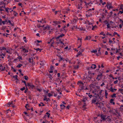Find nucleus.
Here are the masks:
<instances>
[{
	"instance_id": "nucleus-1",
	"label": "nucleus",
	"mask_w": 123,
	"mask_h": 123,
	"mask_svg": "<svg viewBox=\"0 0 123 123\" xmlns=\"http://www.w3.org/2000/svg\"><path fill=\"white\" fill-rule=\"evenodd\" d=\"M98 116H100L101 118V120H100L101 122H102V121H105L107 118H105L106 115L102 114L101 115H99Z\"/></svg>"
},
{
	"instance_id": "nucleus-2",
	"label": "nucleus",
	"mask_w": 123,
	"mask_h": 123,
	"mask_svg": "<svg viewBox=\"0 0 123 123\" xmlns=\"http://www.w3.org/2000/svg\"><path fill=\"white\" fill-rule=\"evenodd\" d=\"M106 6L109 10H110L111 8H112L113 7V6H112L111 4L108 2Z\"/></svg>"
},
{
	"instance_id": "nucleus-3",
	"label": "nucleus",
	"mask_w": 123,
	"mask_h": 123,
	"mask_svg": "<svg viewBox=\"0 0 123 123\" xmlns=\"http://www.w3.org/2000/svg\"><path fill=\"white\" fill-rule=\"evenodd\" d=\"M27 86L29 87V88H30L31 87L32 89L35 88V86L34 85L29 83H27Z\"/></svg>"
},
{
	"instance_id": "nucleus-4",
	"label": "nucleus",
	"mask_w": 123,
	"mask_h": 123,
	"mask_svg": "<svg viewBox=\"0 0 123 123\" xmlns=\"http://www.w3.org/2000/svg\"><path fill=\"white\" fill-rule=\"evenodd\" d=\"M94 97L92 100V102L93 103H95L97 100V99H98V97L97 96H93Z\"/></svg>"
},
{
	"instance_id": "nucleus-5",
	"label": "nucleus",
	"mask_w": 123,
	"mask_h": 123,
	"mask_svg": "<svg viewBox=\"0 0 123 123\" xmlns=\"http://www.w3.org/2000/svg\"><path fill=\"white\" fill-rule=\"evenodd\" d=\"M5 70V67H3L2 66V64H0V70H1V71H4Z\"/></svg>"
},
{
	"instance_id": "nucleus-6",
	"label": "nucleus",
	"mask_w": 123,
	"mask_h": 123,
	"mask_svg": "<svg viewBox=\"0 0 123 123\" xmlns=\"http://www.w3.org/2000/svg\"><path fill=\"white\" fill-rule=\"evenodd\" d=\"M11 111L9 110V109L8 110L4 111V113H5L8 116L9 115L8 113H11Z\"/></svg>"
},
{
	"instance_id": "nucleus-7",
	"label": "nucleus",
	"mask_w": 123,
	"mask_h": 123,
	"mask_svg": "<svg viewBox=\"0 0 123 123\" xmlns=\"http://www.w3.org/2000/svg\"><path fill=\"white\" fill-rule=\"evenodd\" d=\"M53 22L55 24H56V25L60 24L61 23V22L60 21H53Z\"/></svg>"
},
{
	"instance_id": "nucleus-8",
	"label": "nucleus",
	"mask_w": 123,
	"mask_h": 123,
	"mask_svg": "<svg viewBox=\"0 0 123 123\" xmlns=\"http://www.w3.org/2000/svg\"><path fill=\"white\" fill-rule=\"evenodd\" d=\"M65 35L64 34H62L60 35L59 36L57 37L56 38V39H59L60 37H63Z\"/></svg>"
},
{
	"instance_id": "nucleus-9",
	"label": "nucleus",
	"mask_w": 123,
	"mask_h": 123,
	"mask_svg": "<svg viewBox=\"0 0 123 123\" xmlns=\"http://www.w3.org/2000/svg\"><path fill=\"white\" fill-rule=\"evenodd\" d=\"M78 84L79 86H83L84 85L83 82L80 81H78Z\"/></svg>"
},
{
	"instance_id": "nucleus-10",
	"label": "nucleus",
	"mask_w": 123,
	"mask_h": 123,
	"mask_svg": "<svg viewBox=\"0 0 123 123\" xmlns=\"http://www.w3.org/2000/svg\"><path fill=\"white\" fill-rule=\"evenodd\" d=\"M92 66H91L90 67L92 69H95L96 68V66L95 64H93L92 65Z\"/></svg>"
},
{
	"instance_id": "nucleus-11",
	"label": "nucleus",
	"mask_w": 123,
	"mask_h": 123,
	"mask_svg": "<svg viewBox=\"0 0 123 123\" xmlns=\"http://www.w3.org/2000/svg\"><path fill=\"white\" fill-rule=\"evenodd\" d=\"M102 73L100 72H99L98 74V75L97 76V78L96 79H97L98 78V77H102Z\"/></svg>"
},
{
	"instance_id": "nucleus-12",
	"label": "nucleus",
	"mask_w": 123,
	"mask_h": 123,
	"mask_svg": "<svg viewBox=\"0 0 123 123\" xmlns=\"http://www.w3.org/2000/svg\"><path fill=\"white\" fill-rule=\"evenodd\" d=\"M50 27L49 26H47L46 27H45L43 28V30H45L46 29H48V30H49Z\"/></svg>"
},
{
	"instance_id": "nucleus-13",
	"label": "nucleus",
	"mask_w": 123,
	"mask_h": 123,
	"mask_svg": "<svg viewBox=\"0 0 123 123\" xmlns=\"http://www.w3.org/2000/svg\"><path fill=\"white\" fill-rule=\"evenodd\" d=\"M91 38V37L90 36H87L85 39V40H90Z\"/></svg>"
},
{
	"instance_id": "nucleus-14",
	"label": "nucleus",
	"mask_w": 123,
	"mask_h": 123,
	"mask_svg": "<svg viewBox=\"0 0 123 123\" xmlns=\"http://www.w3.org/2000/svg\"><path fill=\"white\" fill-rule=\"evenodd\" d=\"M61 108V109H63L65 107V106L64 105H60Z\"/></svg>"
},
{
	"instance_id": "nucleus-15",
	"label": "nucleus",
	"mask_w": 123,
	"mask_h": 123,
	"mask_svg": "<svg viewBox=\"0 0 123 123\" xmlns=\"http://www.w3.org/2000/svg\"><path fill=\"white\" fill-rule=\"evenodd\" d=\"M23 51L25 53H27L28 51V50H27L25 48L23 49Z\"/></svg>"
},
{
	"instance_id": "nucleus-16",
	"label": "nucleus",
	"mask_w": 123,
	"mask_h": 123,
	"mask_svg": "<svg viewBox=\"0 0 123 123\" xmlns=\"http://www.w3.org/2000/svg\"><path fill=\"white\" fill-rule=\"evenodd\" d=\"M35 50H36L37 51H39L40 52H41L42 49H40L39 48H38L37 49H35V48L34 49Z\"/></svg>"
},
{
	"instance_id": "nucleus-17",
	"label": "nucleus",
	"mask_w": 123,
	"mask_h": 123,
	"mask_svg": "<svg viewBox=\"0 0 123 123\" xmlns=\"http://www.w3.org/2000/svg\"><path fill=\"white\" fill-rule=\"evenodd\" d=\"M87 100V98L86 97H85L82 98V101L83 102H85L86 101V100Z\"/></svg>"
},
{
	"instance_id": "nucleus-18",
	"label": "nucleus",
	"mask_w": 123,
	"mask_h": 123,
	"mask_svg": "<svg viewBox=\"0 0 123 123\" xmlns=\"http://www.w3.org/2000/svg\"><path fill=\"white\" fill-rule=\"evenodd\" d=\"M5 9L6 10V11L8 13L9 12H10V11L9 10H10V8H5Z\"/></svg>"
},
{
	"instance_id": "nucleus-19",
	"label": "nucleus",
	"mask_w": 123,
	"mask_h": 123,
	"mask_svg": "<svg viewBox=\"0 0 123 123\" xmlns=\"http://www.w3.org/2000/svg\"><path fill=\"white\" fill-rule=\"evenodd\" d=\"M91 52L92 53H95L97 52V49L93 50H92L91 51Z\"/></svg>"
},
{
	"instance_id": "nucleus-20",
	"label": "nucleus",
	"mask_w": 123,
	"mask_h": 123,
	"mask_svg": "<svg viewBox=\"0 0 123 123\" xmlns=\"http://www.w3.org/2000/svg\"><path fill=\"white\" fill-rule=\"evenodd\" d=\"M23 65L22 64H19L17 66V67L20 68L21 66H22Z\"/></svg>"
},
{
	"instance_id": "nucleus-21",
	"label": "nucleus",
	"mask_w": 123,
	"mask_h": 123,
	"mask_svg": "<svg viewBox=\"0 0 123 123\" xmlns=\"http://www.w3.org/2000/svg\"><path fill=\"white\" fill-rule=\"evenodd\" d=\"M116 94L115 93L113 94L112 95H111V97L112 98H116Z\"/></svg>"
},
{
	"instance_id": "nucleus-22",
	"label": "nucleus",
	"mask_w": 123,
	"mask_h": 123,
	"mask_svg": "<svg viewBox=\"0 0 123 123\" xmlns=\"http://www.w3.org/2000/svg\"><path fill=\"white\" fill-rule=\"evenodd\" d=\"M13 14L14 16H16L18 14V13L15 11H13Z\"/></svg>"
},
{
	"instance_id": "nucleus-23",
	"label": "nucleus",
	"mask_w": 123,
	"mask_h": 123,
	"mask_svg": "<svg viewBox=\"0 0 123 123\" xmlns=\"http://www.w3.org/2000/svg\"><path fill=\"white\" fill-rule=\"evenodd\" d=\"M49 123V121H48L46 120H45L44 121H43L42 122V123Z\"/></svg>"
},
{
	"instance_id": "nucleus-24",
	"label": "nucleus",
	"mask_w": 123,
	"mask_h": 123,
	"mask_svg": "<svg viewBox=\"0 0 123 123\" xmlns=\"http://www.w3.org/2000/svg\"><path fill=\"white\" fill-rule=\"evenodd\" d=\"M79 68V66L78 65L76 66H74V68L75 69H77Z\"/></svg>"
},
{
	"instance_id": "nucleus-25",
	"label": "nucleus",
	"mask_w": 123,
	"mask_h": 123,
	"mask_svg": "<svg viewBox=\"0 0 123 123\" xmlns=\"http://www.w3.org/2000/svg\"><path fill=\"white\" fill-rule=\"evenodd\" d=\"M6 49V48L4 47H1V50Z\"/></svg>"
},
{
	"instance_id": "nucleus-26",
	"label": "nucleus",
	"mask_w": 123,
	"mask_h": 123,
	"mask_svg": "<svg viewBox=\"0 0 123 123\" xmlns=\"http://www.w3.org/2000/svg\"><path fill=\"white\" fill-rule=\"evenodd\" d=\"M110 90L112 92H114V90L112 88V87H111L110 88Z\"/></svg>"
},
{
	"instance_id": "nucleus-27",
	"label": "nucleus",
	"mask_w": 123,
	"mask_h": 123,
	"mask_svg": "<svg viewBox=\"0 0 123 123\" xmlns=\"http://www.w3.org/2000/svg\"><path fill=\"white\" fill-rule=\"evenodd\" d=\"M97 28V26L96 25H95L94 26H92V30H94V28Z\"/></svg>"
},
{
	"instance_id": "nucleus-28",
	"label": "nucleus",
	"mask_w": 123,
	"mask_h": 123,
	"mask_svg": "<svg viewBox=\"0 0 123 123\" xmlns=\"http://www.w3.org/2000/svg\"><path fill=\"white\" fill-rule=\"evenodd\" d=\"M46 97V96H44V98L43 99V100L44 101L46 100V101L47 102V101H48V99H47V98Z\"/></svg>"
},
{
	"instance_id": "nucleus-29",
	"label": "nucleus",
	"mask_w": 123,
	"mask_h": 123,
	"mask_svg": "<svg viewBox=\"0 0 123 123\" xmlns=\"http://www.w3.org/2000/svg\"><path fill=\"white\" fill-rule=\"evenodd\" d=\"M113 13V12H110V13H109L108 14V15H109V17H111V15H112V14Z\"/></svg>"
},
{
	"instance_id": "nucleus-30",
	"label": "nucleus",
	"mask_w": 123,
	"mask_h": 123,
	"mask_svg": "<svg viewBox=\"0 0 123 123\" xmlns=\"http://www.w3.org/2000/svg\"><path fill=\"white\" fill-rule=\"evenodd\" d=\"M86 106V104L85 103L82 106L83 108H85V109H83V110H84L85 109H86V108L85 107V106Z\"/></svg>"
},
{
	"instance_id": "nucleus-31",
	"label": "nucleus",
	"mask_w": 123,
	"mask_h": 123,
	"mask_svg": "<svg viewBox=\"0 0 123 123\" xmlns=\"http://www.w3.org/2000/svg\"><path fill=\"white\" fill-rule=\"evenodd\" d=\"M82 5V4H80V5H79L78 6V8L79 9H80V8L81 7V9L82 8V7L81 6V5Z\"/></svg>"
},
{
	"instance_id": "nucleus-32",
	"label": "nucleus",
	"mask_w": 123,
	"mask_h": 123,
	"mask_svg": "<svg viewBox=\"0 0 123 123\" xmlns=\"http://www.w3.org/2000/svg\"><path fill=\"white\" fill-rule=\"evenodd\" d=\"M25 79V80H27L28 79V77L27 76H24Z\"/></svg>"
},
{
	"instance_id": "nucleus-33",
	"label": "nucleus",
	"mask_w": 123,
	"mask_h": 123,
	"mask_svg": "<svg viewBox=\"0 0 123 123\" xmlns=\"http://www.w3.org/2000/svg\"><path fill=\"white\" fill-rule=\"evenodd\" d=\"M48 75L49 76V78H50V79L51 80L53 78V77L52 76V75H51V74H49Z\"/></svg>"
},
{
	"instance_id": "nucleus-34",
	"label": "nucleus",
	"mask_w": 123,
	"mask_h": 123,
	"mask_svg": "<svg viewBox=\"0 0 123 123\" xmlns=\"http://www.w3.org/2000/svg\"><path fill=\"white\" fill-rule=\"evenodd\" d=\"M87 29L90 30L91 29V26H87Z\"/></svg>"
},
{
	"instance_id": "nucleus-35",
	"label": "nucleus",
	"mask_w": 123,
	"mask_h": 123,
	"mask_svg": "<svg viewBox=\"0 0 123 123\" xmlns=\"http://www.w3.org/2000/svg\"><path fill=\"white\" fill-rule=\"evenodd\" d=\"M46 114L47 115V117L48 118H49L50 117V114L48 112H47L46 113Z\"/></svg>"
},
{
	"instance_id": "nucleus-36",
	"label": "nucleus",
	"mask_w": 123,
	"mask_h": 123,
	"mask_svg": "<svg viewBox=\"0 0 123 123\" xmlns=\"http://www.w3.org/2000/svg\"><path fill=\"white\" fill-rule=\"evenodd\" d=\"M84 3L85 4V5L86 6H87V5H89L90 3H87L85 1H84Z\"/></svg>"
},
{
	"instance_id": "nucleus-37",
	"label": "nucleus",
	"mask_w": 123,
	"mask_h": 123,
	"mask_svg": "<svg viewBox=\"0 0 123 123\" xmlns=\"http://www.w3.org/2000/svg\"><path fill=\"white\" fill-rule=\"evenodd\" d=\"M105 96H107L108 95V93L107 92V91L106 90L105 91Z\"/></svg>"
},
{
	"instance_id": "nucleus-38",
	"label": "nucleus",
	"mask_w": 123,
	"mask_h": 123,
	"mask_svg": "<svg viewBox=\"0 0 123 123\" xmlns=\"http://www.w3.org/2000/svg\"><path fill=\"white\" fill-rule=\"evenodd\" d=\"M78 29L80 30H82L83 31H85V29H83V28L82 27H80V28H78Z\"/></svg>"
},
{
	"instance_id": "nucleus-39",
	"label": "nucleus",
	"mask_w": 123,
	"mask_h": 123,
	"mask_svg": "<svg viewBox=\"0 0 123 123\" xmlns=\"http://www.w3.org/2000/svg\"><path fill=\"white\" fill-rule=\"evenodd\" d=\"M107 28H110V27H111L110 26V24H107Z\"/></svg>"
},
{
	"instance_id": "nucleus-40",
	"label": "nucleus",
	"mask_w": 123,
	"mask_h": 123,
	"mask_svg": "<svg viewBox=\"0 0 123 123\" xmlns=\"http://www.w3.org/2000/svg\"><path fill=\"white\" fill-rule=\"evenodd\" d=\"M101 48H99V50H98V53L100 54H101V52H100V50Z\"/></svg>"
},
{
	"instance_id": "nucleus-41",
	"label": "nucleus",
	"mask_w": 123,
	"mask_h": 123,
	"mask_svg": "<svg viewBox=\"0 0 123 123\" xmlns=\"http://www.w3.org/2000/svg\"><path fill=\"white\" fill-rule=\"evenodd\" d=\"M104 22L105 24H108V22L107 20H105Z\"/></svg>"
},
{
	"instance_id": "nucleus-42",
	"label": "nucleus",
	"mask_w": 123,
	"mask_h": 123,
	"mask_svg": "<svg viewBox=\"0 0 123 123\" xmlns=\"http://www.w3.org/2000/svg\"><path fill=\"white\" fill-rule=\"evenodd\" d=\"M25 89V87H23V88H22L20 89V90L22 91L24 90Z\"/></svg>"
},
{
	"instance_id": "nucleus-43",
	"label": "nucleus",
	"mask_w": 123,
	"mask_h": 123,
	"mask_svg": "<svg viewBox=\"0 0 123 123\" xmlns=\"http://www.w3.org/2000/svg\"><path fill=\"white\" fill-rule=\"evenodd\" d=\"M22 5V4L21 3H19L18 4V5L19 6H21V7H22V6H21Z\"/></svg>"
},
{
	"instance_id": "nucleus-44",
	"label": "nucleus",
	"mask_w": 123,
	"mask_h": 123,
	"mask_svg": "<svg viewBox=\"0 0 123 123\" xmlns=\"http://www.w3.org/2000/svg\"><path fill=\"white\" fill-rule=\"evenodd\" d=\"M114 99H111L110 100V103H112V102H113V101H114Z\"/></svg>"
},
{
	"instance_id": "nucleus-45",
	"label": "nucleus",
	"mask_w": 123,
	"mask_h": 123,
	"mask_svg": "<svg viewBox=\"0 0 123 123\" xmlns=\"http://www.w3.org/2000/svg\"><path fill=\"white\" fill-rule=\"evenodd\" d=\"M117 33L115 32H114L112 36H115V35H117Z\"/></svg>"
},
{
	"instance_id": "nucleus-46",
	"label": "nucleus",
	"mask_w": 123,
	"mask_h": 123,
	"mask_svg": "<svg viewBox=\"0 0 123 123\" xmlns=\"http://www.w3.org/2000/svg\"><path fill=\"white\" fill-rule=\"evenodd\" d=\"M103 33H104V32H102L100 33V34L101 35H103V36H105V34H104Z\"/></svg>"
},
{
	"instance_id": "nucleus-47",
	"label": "nucleus",
	"mask_w": 123,
	"mask_h": 123,
	"mask_svg": "<svg viewBox=\"0 0 123 123\" xmlns=\"http://www.w3.org/2000/svg\"><path fill=\"white\" fill-rule=\"evenodd\" d=\"M48 96L49 97H50L51 96H52V95L50 93H48Z\"/></svg>"
},
{
	"instance_id": "nucleus-48",
	"label": "nucleus",
	"mask_w": 123,
	"mask_h": 123,
	"mask_svg": "<svg viewBox=\"0 0 123 123\" xmlns=\"http://www.w3.org/2000/svg\"><path fill=\"white\" fill-rule=\"evenodd\" d=\"M119 6V10H122L123 9V7H122L121 6Z\"/></svg>"
},
{
	"instance_id": "nucleus-49",
	"label": "nucleus",
	"mask_w": 123,
	"mask_h": 123,
	"mask_svg": "<svg viewBox=\"0 0 123 123\" xmlns=\"http://www.w3.org/2000/svg\"><path fill=\"white\" fill-rule=\"evenodd\" d=\"M54 43V41H53L52 42V43H51V44H50V46H53V47H54V46L53 45V44Z\"/></svg>"
},
{
	"instance_id": "nucleus-50",
	"label": "nucleus",
	"mask_w": 123,
	"mask_h": 123,
	"mask_svg": "<svg viewBox=\"0 0 123 123\" xmlns=\"http://www.w3.org/2000/svg\"><path fill=\"white\" fill-rule=\"evenodd\" d=\"M11 105V104L10 103V102H9L7 103V106H10V105Z\"/></svg>"
},
{
	"instance_id": "nucleus-51",
	"label": "nucleus",
	"mask_w": 123,
	"mask_h": 123,
	"mask_svg": "<svg viewBox=\"0 0 123 123\" xmlns=\"http://www.w3.org/2000/svg\"><path fill=\"white\" fill-rule=\"evenodd\" d=\"M28 90V88L27 87H26V89L24 91V92L25 93H26L27 92V91Z\"/></svg>"
},
{
	"instance_id": "nucleus-52",
	"label": "nucleus",
	"mask_w": 123,
	"mask_h": 123,
	"mask_svg": "<svg viewBox=\"0 0 123 123\" xmlns=\"http://www.w3.org/2000/svg\"><path fill=\"white\" fill-rule=\"evenodd\" d=\"M53 67L52 66H51L50 67V69L51 70H53Z\"/></svg>"
},
{
	"instance_id": "nucleus-53",
	"label": "nucleus",
	"mask_w": 123,
	"mask_h": 123,
	"mask_svg": "<svg viewBox=\"0 0 123 123\" xmlns=\"http://www.w3.org/2000/svg\"><path fill=\"white\" fill-rule=\"evenodd\" d=\"M82 54V53H81V52L80 51H79L78 52V55H80L81 54Z\"/></svg>"
},
{
	"instance_id": "nucleus-54",
	"label": "nucleus",
	"mask_w": 123,
	"mask_h": 123,
	"mask_svg": "<svg viewBox=\"0 0 123 123\" xmlns=\"http://www.w3.org/2000/svg\"><path fill=\"white\" fill-rule=\"evenodd\" d=\"M118 82V81L117 80H116L115 81L114 83L115 84H116Z\"/></svg>"
},
{
	"instance_id": "nucleus-55",
	"label": "nucleus",
	"mask_w": 123,
	"mask_h": 123,
	"mask_svg": "<svg viewBox=\"0 0 123 123\" xmlns=\"http://www.w3.org/2000/svg\"><path fill=\"white\" fill-rule=\"evenodd\" d=\"M37 91H39V92H41L42 90L41 89H39L38 88L37 89Z\"/></svg>"
},
{
	"instance_id": "nucleus-56",
	"label": "nucleus",
	"mask_w": 123,
	"mask_h": 123,
	"mask_svg": "<svg viewBox=\"0 0 123 123\" xmlns=\"http://www.w3.org/2000/svg\"><path fill=\"white\" fill-rule=\"evenodd\" d=\"M62 42L61 41V40H59V43H58V42H57V43H62Z\"/></svg>"
},
{
	"instance_id": "nucleus-57",
	"label": "nucleus",
	"mask_w": 123,
	"mask_h": 123,
	"mask_svg": "<svg viewBox=\"0 0 123 123\" xmlns=\"http://www.w3.org/2000/svg\"><path fill=\"white\" fill-rule=\"evenodd\" d=\"M18 77V76L17 75H14V76H13V77L14 78H15L16 77Z\"/></svg>"
},
{
	"instance_id": "nucleus-58",
	"label": "nucleus",
	"mask_w": 123,
	"mask_h": 123,
	"mask_svg": "<svg viewBox=\"0 0 123 123\" xmlns=\"http://www.w3.org/2000/svg\"><path fill=\"white\" fill-rule=\"evenodd\" d=\"M115 111L117 113V114H118L119 116H120L119 114V113L118 112V111L117 110H116Z\"/></svg>"
},
{
	"instance_id": "nucleus-59",
	"label": "nucleus",
	"mask_w": 123,
	"mask_h": 123,
	"mask_svg": "<svg viewBox=\"0 0 123 123\" xmlns=\"http://www.w3.org/2000/svg\"><path fill=\"white\" fill-rule=\"evenodd\" d=\"M85 88L84 86V85L82 86H81V89H80V90H82L83 89Z\"/></svg>"
},
{
	"instance_id": "nucleus-60",
	"label": "nucleus",
	"mask_w": 123,
	"mask_h": 123,
	"mask_svg": "<svg viewBox=\"0 0 123 123\" xmlns=\"http://www.w3.org/2000/svg\"><path fill=\"white\" fill-rule=\"evenodd\" d=\"M78 61V62H77V64H79L80 63V60H78V59L77 60Z\"/></svg>"
},
{
	"instance_id": "nucleus-61",
	"label": "nucleus",
	"mask_w": 123,
	"mask_h": 123,
	"mask_svg": "<svg viewBox=\"0 0 123 123\" xmlns=\"http://www.w3.org/2000/svg\"><path fill=\"white\" fill-rule=\"evenodd\" d=\"M102 91H103V90H101L99 92V94L100 95H101V94L102 93Z\"/></svg>"
},
{
	"instance_id": "nucleus-62",
	"label": "nucleus",
	"mask_w": 123,
	"mask_h": 123,
	"mask_svg": "<svg viewBox=\"0 0 123 123\" xmlns=\"http://www.w3.org/2000/svg\"><path fill=\"white\" fill-rule=\"evenodd\" d=\"M0 3L1 5L4 4V5H5V3H4L2 1Z\"/></svg>"
},
{
	"instance_id": "nucleus-63",
	"label": "nucleus",
	"mask_w": 123,
	"mask_h": 123,
	"mask_svg": "<svg viewBox=\"0 0 123 123\" xmlns=\"http://www.w3.org/2000/svg\"><path fill=\"white\" fill-rule=\"evenodd\" d=\"M40 104H42V106H44L45 105L43 103V102H41L40 103Z\"/></svg>"
},
{
	"instance_id": "nucleus-64",
	"label": "nucleus",
	"mask_w": 123,
	"mask_h": 123,
	"mask_svg": "<svg viewBox=\"0 0 123 123\" xmlns=\"http://www.w3.org/2000/svg\"><path fill=\"white\" fill-rule=\"evenodd\" d=\"M19 57H18V58L19 59H20L21 60H22V58L20 56H19Z\"/></svg>"
}]
</instances>
